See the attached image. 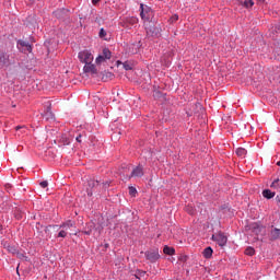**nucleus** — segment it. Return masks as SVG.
Returning a JSON list of instances; mask_svg holds the SVG:
<instances>
[{
    "mask_svg": "<svg viewBox=\"0 0 280 280\" xmlns=\"http://www.w3.org/2000/svg\"><path fill=\"white\" fill-rule=\"evenodd\" d=\"M140 16L142 21H152L154 16V11H152V8L149 5H145L143 3L140 4Z\"/></svg>",
    "mask_w": 280,
    "mask_h": 280,
    "instance_id": "obj_1",
    "label": "nucleus"
},
{
    "mask_svg": "<svg viewBox=\"0 0 280 280\" xmlns=\"http://www.w3.org/2000/svg\"><path fill=\"white\" fill-rule=\"evenodd\" d=\"M78 58L80 62H82L83 65H88L90 62H93V60H95L93 52H91V50H88V49L80 51L78 54Z\"/></svg>",
    "mask_w": 280,
    "mask_h": 280,
    "instance_id": "obj_2",
    "label": "nucleus"
},
{
    "mask_svg": "<svg viewBox=\"0 0 280 280\" xmlns=\"http://www.w3.org/2000/svg\"><path fill=\"white\" fill-rule=\"evenodd\" d=\"M12 65H14V59L10 58L8 52L0 50V69H8V67H12Z\"/></svg>",
    "mask_w": 280,
    "mask_h": 280,
    "instance_id": "obj_3",
    "label": "nucleus"
},
{
    "mask_svg": "<svg viewBox=\"0 0 280 280\" xmlns=\"http://www.w3.org/2000/svg\"><path fill=\"white\" fill-rule=\"evenodd\" d=\"M84 235H93L94 237H100V229L95 228L94 222H90L85 226Z\"/></svg>",
    "mask_w": 280,
    "mask_h": 280,
    "instance_id": "obj_4",
    "label": "nucleus"
},
{
    "mask_svg": "<svg viewBox=\"0 0 280 280\" xmlns=\"http://www.w3.org/2000/svg\"><path fill=\"white\" fill-rule=\"evenodd\" d=\"M212 240L213 242H217V244H219V246L221 247L226 246V243L229 242V238L222 232H219L218 234H213Z\"/></svg>",
    "mask_w": 280,
    "mask_h": 280,
    "instance_id": "obj_5",
    "label": "nucleus"
},
{
    "mask_svg": "<svg viewBox=\"0 0 280 280\" xmlns=\"http://www.w3.org/2000/svg\"><path fill=\"white\" fill-rule=\"evenodd\" d=\"M145 258L151 261L152 264H154L155 261H159V259H161V255L159 254V249H151L145 252Z\"/></svg>",
    "mask_w": 280,
    "mask_h": 280,
    "instance_id": "obj_6",
    "label": "nucleus"
},
{
    "mask_svg": "<svg viewBox=\"0 0 280 280\" xmlns=\"http://www.w3.org/2000/svg\"><path fill=\"white\" fill-rule=\"evenodd\" d=\"M18 49L22 51L23 54H32V45L30 43L24 42V40H19L18 42Z\"/></svg>",
    "mask_w": 280,
    "mask_h": 280,
    "instance_id": "obj_7",
    "label": "nucleus"
},
{
    "mask_svg": "<svg viewBox=\"0 0 280 280\" xmlns=\"http://www.w3.org/2000/svg\"><path fill=\"white\" fill-rule=\"evenodd\" d=\"M147 36H151L152 38H159V36H161V27L151 26L147 28Z\"/></svg>",
    "mask_w": 280,
    "mask_h": 280,
    "instance_id": "obj_8",
    "label": "nucleus"
},
{
    "mask_svg": "<svg viewBox=\"0 0 280 280\" xmlns=\"http://www.w3.org/2000/svg\"><path fill=\"white\" fill-rule=\"evenodd\" d=\"M141 176H143V166L138 165L132 170L129 178H141Z\"/></svg>",
    "mask_w": 280,
    "mask_h": 280,
    "instance_id": "obj_9",
    "label": "nucleus"
},
{
    "mask_svg": "<svg viewBox=\"0 0 280 280\" xmlns=\"http://www.w3.org/2000/svg\"><path fill=\"white\" fill-rule=\"evenodd\" d=\"M249 231H252V233H255V235H259V233L264 231V226H261L259 223H250Z\"/></svg>",
    "mask_w": 280,
    "mask_h": 280,
    "instance_id": "obj_10",
    "label": "nucleus"
},
{
    "mask_svg": "<svg viewBox=\"0 0 280 280\" xmlns=\"http://www.w3.org/2000/svg\"><path fill=\"white\" fill-rule=\"evenodd\" d=\"M83 71L84 73H97V68L95 67V65L93 62L90 63H85V66L83 67Z\"/></svg>",
    "mask_w": 280,
    "mask_h": 280,
    "instance_id": "obj_11",
    "label": "nucleus"
},
{
    "mask_svg": "<svg viewBox=\"0 0 280 280\" xmlns=\"http://www.w3.org/2000/svg\"><path fill=\"white\" fill-rule=\"evenodd\" d=\"M72 226H75V221L68 220L60 225V229L69 231V229H72Z\"/></svg>",
    "mask_w": 280,
    "mask_h": 280,
    "instance_id": "obj_12",
    "label": "nucleus"
},
{
    "mask_svg": "<svg viewBox=\"0 0 280 280\" xmlns=\"http://www.w3.org/2000/svg\"><path fill=\"white\" fill-rule=\"evenodd\" d=\"M279 237H280V229L275 228L273 230H271L270 232L271 242H275V240H279Z\"/></svg>",
    "mask_w": 280,
    "mask_h": 280,
    "instance_id": "obj_13",
    "label": "nucleus"
},
{
    "mask_svg": "<svg viewBox=\"0 0 280 280\" xmlns=\"http://www.w3.org/2000/svg\"><path fill=\"white\" fill-rule=\"evenodd\" d=\"M115 78V74L113 72L105 71L103 72L102 80L103 82H108L109 80H113Z\"/></svg>",
    "mask_w": 280,
    "mask_h": 280,
    "instance_id": "obj_14",
    "label": "nucleus"
},
{
    "mask_svg": "<svg viewBox=\"0 0 280 280\" xmlns=\"http://www.w3.org/2000/svg\"><path fill=\"white\" fill-rule=\"evenodd\" d=\"M202 255L206 259H211V257H213V249L211 247H206Z\"/></svg>",
    "mask_w": 280,
    "mask_h": 280,
    "instance_id": "obj_15",
    "label": "nucleus"
},
{
    "mask_svg": "<svg viewBox=\"0 0 280 280\" xmlns=\"http://www.w3.org/2000/svg\"><path fill=\"white\" fill-rule=\"evenodd\" d=\"M44 119H54V113H51V107H47V110L43 115Z\"/></svg>",
    "mask_w": 280,
    "mask_h": 280,
    "instance_id": "obj_16",
    "label": "nucleus"
},
{
    "mask_svg": "<svg viewBox=\"0 0 280 280\" xmlns=\"http://www.w3.org/2000/svg\"><path fill=\"white\" fill-rule=\"evenodd\" d=\"M264 198H267V200H270L271 198H275V192H272L270 189H265L262 191Z\"/></svg>",
    "mask_w": 280,
    "mask_h": 280,
    "instance_id": "obj_17",
    "label": "nucleus"
},
{
    "mask_svg": "<svg viewBox=\"0 0 280 280\" xmlns=\"http://www.w3.org/2000/svg\"><path fill=\"white\" fill-rule=\"evenodd\" d=\"M102 56L105 60H110L113 54L110 52V50L108 48H104Z\"/></svg>",
    "mask_w": 280,
    "mask_h": 280,
    "instance_id": "obj_18",
    "label": "nucleus"
},
{
    "mask_svg": "<svg viewBox=\"0 0 280 280\" xmlns=\"http://www.w3.org/2000/svg\"><path fill=\"white\" fill-rule=\"evenodd\" d=\"M163 252L165 255H174L176 250L174 249V247L165 246Z\"/></svg>",
    "mask_w": 280,
    "mask_h": 280,
    "instance_id": "obj_19",
    "label": "nucleus"
},
{
    "mask_svg": "<svg viewBox=\"0 0 280 280\" xmlns=\"http://www.w3.org/2000/svg\"><path fill=\"white\" fill-rule=\"evenodd\" d=\"M243 5H244V8H246L248 10V9L253 8V5H255V1H253V0H245L243 2Z\"/></svg>",
    "mask_w": 280,
    "mask_h": 280,
    "instance_id": "obj_20",
    "label": "nucleus"
},
{
    "mask_svg": "<svg viewBox=\"0 0 280 280\" xmlns=\"http://www.w3.org/2000/svg\"><path fill=\"white\" fill-rule=\"evenodd\" d=\"M236 154H237V156H246V149H244V148H238V149H236Z\"/></svg>",
    "mask_w": 280,
    "mask_h": 280,
    "instance_id": "obj_21",
    "label": "nucleus"
},
{
    "mask_svg": "<svg viewBox=\"0 0 280 280\" xmlns=\"http://www.w3.org/2000/svg\"><path fill=\"white\" fill-rule=\"evenodd\" d=\"M122 67H124L125 71H132V63H130L128 61H125L122 63Z\"/></svg>",
    "mask_w": 280,
    "mask_h": 280,
    "instance_id": "obj_22",
    "label": "nucleus"
},
{
    "mask_svg": "<svg viewBox=\"0 0 280 280\" xmlns=\"http://www.w3.org/2000/svg\"><path fill=\"white\" fill-rule=\"evenodd\" d=\"M107 59H105L102 55H98L95 59L96 65H102V62H106Z\"/></svg>",
    "mask_w": 280,
    "mask_h": 280,
    "instance_id": "obj_23",
    "label": "nucleus"
},
{
    "mask_svg": "<svg viewBox=\"0 0 280 280\" xmlns=\"http://www.w3.org/2000/svg\"><path fill=\"white\" fill-rule=\"evenodd\" d=\"M245 255H248L249 257H253V255H255V248L253 247H247L245 249Z\"/></svg>",
    "mask_w": 280,
    "mask_h": 280,
    "instance_id": "obj_24",
    "label": "nucleus"
},
{
    "mask_svg": "<svg viewBox=\"0 0 280 280\" xmlns=\"http://www.w3.org/2000/svg\"><path fill=\"white\" fill-rule=\"evenodd\" d=\"M89 187H97L100 185V182L91 179L88 182Z\"/></svg>",
    "mask_w": 280,
    "mask_h": 280,
    "instance_id": "obj_25",
    "label": "nucleus"
},
{
    "mask_svg": "<svg viewBox=\"0 0 280 280\" xmlns=\"http://www.w3.org/2000/svg\"><path fill=\"white\" fill-rule=\"evenodd\" d=\"M39 185H40L42 189H47V187H49V182L43 180L39 183Z\"/></svg>",
    "mask_w": 280,
    "mask_h": 280,
    "instance_id": "obj_26",
    "label": "nucleus"
},
{
    "mask_svg": "<svg viewBox=\"0 0 280 280\" xmlns=\"http://www.w3.org/2000/svg\"><path fill=\"white\" fill-rule=\"evenodd\" d=\"M129 195H130V196H137V188L130 186V187H129Z\"/></svg>",
    "mask_w": 280,
    "mask_h": 280,
    "instance_id": "obj_27",
    "label": "nucleus"
},
{
    "mask_svg": "<svg viewBox=\"0 0 280 280\" xmlns=\"http://www.w3.org/2000/svg\"><path fill=\"white\" fill-rule=\"evenodd\" d=\"M58 237H67V230L62 229L59 233H58Z\"/></svg>",
    "mask_w": 280,
    "mask_h": 280,
    "instance_id": "obj_28",
    "label": "nucleus"
},
{
    "mask_svg": "<svg viewBox=\"0 0 280 280\" xmlns=\"http://www.w3.org/2000/svg\"><path fill=\"white\" fill-rule=\"evenodd\" d=\"M98 36H100V38H104L106 36V31L104 28H101Z\"/></svg>",
    "mask_w": 280,
    "mask_h": 280,
    "instance_id": "obj_29",
    "label": "nucleus"
},
{
    "mask_svg": "<svg viewBox=\"0 0 280 280\" xmlns=\"http://www.w3.org/2000/svg\"><path fill=\"white\" fill-rule=\"evenodd\" d=\"M8 250H9V253H12L13 255L16 254V248L15 247L9 246Z\"/></svg>",
    "mask_w": 280,
    "mask_h": 280,
    "instance_id": "obj_30",
    "label": "nucleus"
},
{
    "mask_svg": "<svg viewBox=\"0 0 280 280\" xmlns=\"http://www.w3.org/2000/svg\"><path fill=\"white\" fill-rule=\"evenodd\" d=\"M178 20V15L175 14L171 18L172 23L176 22Z\"/></svg>",
    "mask_w": 280,
    "mask_h": 280,
    "instance_id": "obj_31",
    "label": "nucleus"
},
{
    "mask_svg": "<svg viewBox=\"0 0 280 280\" xmlns=\"http://www.w3.org/2000/svg\"><path fill=\"white\" fill-rule=\"evenodd\" d=\"M279 184V179H276L272 184L271 187H273L275 189H277V185Z\"/></svg>",
    "mask_w": 280,
    "mask_h": 280,
    "instance_id": "obj_32",
    "label": "nucleus"
},
{
    "mask_svg": "<svg viewBox=\"0 0 280 280\" xmlns=\"http://www.w3.org/2000/svg\"><path fill=\"white\" fill-rule=\"evenodd\" d=\"M75 141H78V143H82V135H79V136L75 138Z\"/></svg>",
    "mask_w": 280,
    "mask_h": 280,
    "instance_id": "obj_33",
    "label": "nucleus"
},
{
    "mask_svg": "<svg viewBox=\"0 0 280 280\" xmlns=\"http://www.w3.org/2000/svg\"><path fill=\"white\" fill-rule=\"evenodd\" d=\"M101 0H92L93 5H96V3H100Z\"/></svg>",
    "mask_w": 280,
    "mask_h": 280,
    "instance_id": "obj_34",
    "label": "nucleus"
},
{
    "mask_svg": "<svg viewBox=\"0 0 280 280\" xmlns=\"http://www.w3.org/2000/svg\"><path fill=\"white\" fill-rule=\"evenodd\" d=\"M265 0H257V4L261 5V3H264Z\"/></svg>",
    "mask_w": 280,
    "mask_h": 280,
    "instance_id": "obj_35",
    "label": "nucleus"
},
{
    "mask_svg": "<svg viewBox=\"0 0 280 280\" xmlns=\"http://www.w3.org/2000/svg\"><path fill=\"white\" fill-rule=\"evenodd\" d=\"M132 23H137V18H131Z\"/></svg>",
    "mask_w": 280,
    "mask_h": 280,
    "instance_id": "obj_36",
    "label": "nucleus"
},
{
    "mask_svg": "<svg viewBox=\"0 0 280 280\" xmlns=\"http://www.w3.org/2000/svg\"><path fill=\"white\" fill-rule=\"evenodd\" d=\"M143 275H145V272L139 271V276H140V277H143Z\"/></svg>",
    "mask_w": 280,
    "mask_h": 280,
    "instance_id": "obj_37",
    "label": "nucleus"
},
{
    "mask_svg": "<svg viewBox=\"0 0 280 280\" xmlns=\"http://www.w3.org/2000/svg\"><path fill=\"white\" fill-rule=\"evenodd\" d=\"M188 213H190V215H194V210H188Z\"/></svg>",
    "mask_w": 280,
    "mask_h": 280,
    "instance_id": "obj_38",
    "label": "nucleus"
},
{
    "mask_svg": "<svg viewBox=\"0 0 280 280\" xmlns=\"http://www.w3.org/2000/svg\"><path fill=\"white\" fill-rule=\"evenodd\" d=\"M88 196H93V192L92 191H88Z\"/></svg>",
    "mask_w": 280,
    "mask_h": 280,
    "instance_id": "obj_39",
    "label": "nucleus"
},
{
    "mask_svg": "<svg viewBox=\"0 0 280 280\" xmlns=\"http://www.w3.org/2000/svg\"><path fill=\"white\" fill-rule=\"evenodd\" d=\"M16 130H21V127L18 126V127H16Z\"/></svg>",
    "mask_w": 280,
    "mask_h": 280,
    "instance_id": "obj_40",
    "label": "nucleus"
},
{
    "mask_svg": "<svg viewBox=\"0 0 280 280\" xmlns=\"http://www.w3.org/2000/svg\"><path fill=\"white\" fill-rule=\"evenodd\" d=\"M277 165L280 167V161H279V162H277Z\"/></svg>",
    "mask_w": 280,
    "mask_h": 280,
    "instance_id": "obj_41",
    "label": "nucleus"
},
{
    "mask_svg": "<svg viewBox=\"0 0 280 280\" xmlns=\"http://www.w3.org/2000/svg\"><path fill=\"white\" fill-rule=\"evenodd\" d=\"M137 279H139V275H136Z\"/></svg>",
    "mask_w": 280,
    "mask_h": 280,
    "instance_id": "obj_42",
    "label": "nucleus"
}]
</instances>
